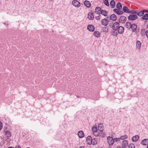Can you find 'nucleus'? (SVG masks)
<instances>
[{"label": "nucleus", "mask_w": 148, "mask_h": 148, "mask_svg": "<svg viewBox=\"0 0 148 148\" xmlns=\"http://www.w3.org/2000/svg\"><path fill=\"white\" fill-rule=\"evenodd\" d=\"M128 148H135V146L133 143H131L128 145Z\"/></svg>", "instance_id": "obj_36"}, {"label": "nucleus", "mask_w": 148, "mask_h": 148, "mask_svg": "<svg viewBox=\"0 0 148 148\" xmlns=\"http://www.w3.org/2000/svg\"><path fill=\"white\" fill-rule=\"evenodd\" d=\"M130 13H131L132 14H137V12L136 11V10H130Z\"/></svg>", "instance_id": "obj_40"}, {"label": "nucleus", "mask_w": 148, "mask_h": 148, "mask_svg": "<svg viewBox=\"0 0 148 148\" xmlns=\"http://www.w3.org/2000/svg\"><path fill=\"white\" fill-rule=\"evenodd\" d=\"M99 133L100 134L99 135V136L102 137H104L105 136V134L102 131L101 132H100V131Z\"/></svg>", "instance_id": "obj_39"}, {"label": "nucleus", "mask_w": 148, "mask_h": 148, "mask_svg": "<svg viewBox=\"0 0 148 148\" xmlns=\"http://www.w3.org/2000/svg\"><path fill=\"white\" fill-rule=\"evenodd\" d=\"M77 134L79 137L80 138H82L84 137V134L82 131H79Z\"/></svg>", "instance_id": "obj_15"}, {"label": "nucleus", "mask_w": 148, "mask_h": 148, "mask_svg": "<svg viewBox=\"0 0 148 148\" xmlns=\"http://www.w3.org/2000/svg\"><path fill=\"white\" fill-rule=\"evenodd\" d=\"M146 27L147 28H148V24L146 26Z\"/></svg>", "instance_id": "obj_52"}, {"label": "nucleus", "mask_w": 148, "mask_h": 148, "mask_svg": "<svg viewBox=\"0 0 148 148\" xmlns=\"http://www.w3.org/2000/svg\"><path fill=\"white\" fill-rule=\"evenodd\" d=\"M109 23L108 20L106 18L102 19L101 21V24L104 26H107Z\"/></svg>", "instance_id": "obj_8"}, {"label": "nucleus", "mask_w": 148, "mask_h": 148, "mask_svg": "<svg viewBox=\"0 0 148 148\" xmlns=\"http://www.w3.org/2000/svg\"><path fill=\"white\" fill-rule=\"evenodd\" d=\"M119 26V23L118 22H115L113 24L112 28L113 30H117Z\"/></svg>", "instance_id": "obj_5"}, {"label": "nucleus", "mask_w": 148, "mask_h": 148, "mask_svg": "<svg viewBox=\"0 0 148 148\" xmlns=\"http://www.w3.org/2000/svg\"><path fill=\"white\" fill-rule=\"evenodd\" d=\"M143 11V12H145L147 13L148 12V10H144Z\"/></svg>", "instance_id": "obj_48"}, {"label": "nucleus", "mask_w": 148, "mask_h": 148, "mask_svg": "<svg viewBox=\"0 0 148 148\" xmlns=\"http://www.w3.org/2000/svg\"><path fill=\"white\" fill-rule=\"evenodd\" d=\"M138 18L136 14H130L128 17V19L130 21H134L136 20Z\"/></svg>", "instance_id": "obj_1"}, {"label": "nucleus", "mask_w": 148, "mask_h": 148, "mask_svg": "<svg viewBox=\"0 0 148 148\" xmlns=\"http://www.w3.org/2000/svg\"><path fill=\"white\" fill-rule=\"evenodd\" d=\"M72 4L77 8H79L81 5L80 3L77 0H73L72 1Z\"/></svg>", "instance_id": "obj_2"}, {"label": "nucleus", "mask_w": 148, "mask_h": 148, "mask_svg": "<svg viewBox=\"0 0 148 148\" xmlns=\"http://www.w3.org/2000/svg\"><path fill=\"white\" fill-rule=\"evenodd\" d=\"M101 8L98 7H97L95 8V12L97 14H100L101 11Z\"/></svg>", "instance_id": "obj_17"}, {"label": "nucleus", "mask_w": 148, "mask_h": 148, "mask_svg": "<svg viewBox=\"0 0 148 148\" xmlns=\"http://www.w3.org/2000/svg\"><path fill=\"white\" fill-rule=\"evenodd\" d=\"M132 24L131 23L129 22H127L125 23L126 27L129 29H131V26Z\"/></svg>", "instance_id": "obj_25"}, {"label": "nucleus", "mask_w": 148, "mask_h": 148, "mask_svg": "<svg viewBox=\"0 0 148 148\" xmlns=\"http://www.w3.org/2000/svg\"><path fill=\"white\" fill-rule=\"evenodd\" d=\"M144 14L143 11H141L139 12H137V15H138V16H142Z\"/></svg>", "instance_id": "obj_33"}, {"label": "nucleus", "mask_w": 148, "mask_h": 148, "mask_svg": "<svg viewBox=\"0 0 148 148\" xmlns=\"http://www.w3.org/2000/svg\"><path fill=\"white\" fill-rule=\"evenodd\" d=\"M92 143L91 144L93 145H95L97 144V141L96 138L95 139V138H92Z\"/></svg>", "instance_id": "obj_30"}, {"label": "nucleus", "mask_w": 148, "mask_h": 148, "mask_svg": "<svg viewBox=\"0 0 148 148\" xmlns=\"http://www.w3.org/2000/svg\"><path fill=\"white\" fill-rule=\"evenodd\" d=\"M102 148V147H101V148Z\"/></svg>", "instance_id": "obj_55"}, {"label": "nucleus", "mask_w": 148, "mask_h": 148, "mask_svg": "<svg viewBox=\"0 0 148 148\" xmlns=\"http://www.w3.org/2000/svg\"><path fill=\"white\" fill-rule=\"evenodd\" d=\"M94 18V16L93 13L90 12L88 14V18L89 20H92Z\"/></svg>", "instance_id": "obj_20"}, {"label": "nucleus", "mask_w": 148, "mask_h": 148, "mask_svg": "<svg viewBox=\"0 0 148 148\" xmlns=\"http://www.w3.org/2000/svg\"><path fill=\"white\" fill-rule=\"evenodd\" d=\"M145 34L147 38H148V30H147L145 32Z\"/></svg>", "instance_id": "obj_45"}, {"label": "nucleus", "mask_w": 148, "mask_h": 148, "mask_svg": "<svg viewBox=\"0 0 148 148\" xmlns=\"http://www.w3.org/2000/svg\"><path fill=\"white\" fill-rule=\"evenodd\" d=\"M101 14L104 16H106L107 15V12L105 10H102Z\"/></svg>", "instance_id": "obj_26"}, {"label": "nucleus", "mask_w": 148, "mask_h": 148, "mask_svg": "<svg viewBox=\"0 0 148 148\" xmlns=\"http://www.w3.org/2000/svg\"><path fill=\"white\" fill-rule=\"evenodd\" d=\"M110 19L113 21H115L117 18V16L114 14H113L110 15Z\"/></svg>", "instance_id": "obj_10"}, {"label": "nucleus", "mask_w": 148, "mask_h": 148, "mask_svg": "<svg viewBox=\"0 0 148 148\" xmlns=\"http://www.w3.org/2000/svg\"><path fill=\"white\" fill-rule=\"evenodd\" d=\"M123 10L125 12L130 13V10L126 6H125L123 7Z\"/></svg>", "instance_id": "obj_18"}, {"label": "nucleus", "mask_w": 148, "mask_h": 148, "mask_svg": "<svg viewBox=\"0 0 148 148\" xmlns=\"http://www.w3.org/2000/svg\"><path fill=\"white\" fill-rule=\"evenodd\" d=\"M137 28V25L135 23H133L132 24L131 29L132 30V32H135L136 34H137L138 33V32H136Z\"/></svg>", "instance_id": "obj_3"}, {"label": "nucleus", "mask_w": 148, "mask_h": 148, "mask_svg": "<svg viewBox=\"0 0 148 148\" xmlns=\"http://www.w3.org/2000/svg\"><path fill=\"white\" fill-rule=\"evenodd\" d=\"M142 19L143 20H147L148 19V14H146L142 17Z\"/></svg>", "instance_id": "obj_32"}, {"label": "nucleus", "mask_w": 148, "mask_h": 148, "mask_svg": "<svg viewBox=\"0 0 148 148\" xmlns=\"http://www.w3.org/2000/svg\"><path fill=\"white\" fill-rule=\"evenodd\" d=\"M141 143L143 145H147L148 144V139H144L141 141Z\"/></svg>", "instance_id": "obj_19"}, {"label": "nucleus", "mask_w": 148, "mask_h": 148, "mask_svg": "<svg viewBox=\"0 0 148 148\" xmlns=\"http://www.w3.org/2000/svg\"><path fill=\"white\" fill-rule=\"evenodd\" d=\"M117 148H122V147H121V146H118L117 147Z\"/></svg>", "instance_id": "obj_49"}, {"label": "nucleus", "mask_w": 148, "mask_h": 148, "mask_svg": "<svg viewBox=\"0 0 148 148\" xmlns=\"http://www.w3.org/2000/svg\"><path fill=\"white\" fill-rule=\"evenodd\" d=\"M5 134L7 136V139H9L11 137V134L9 130H7L5 132Z\"/></svg>", "instance_id": "obj_14"}, {"label": "nucleus", "mask_w": 148, "mask_h": 148, "mask_svg": "<svg viewBox=\"0 0 148 148\" xmlns=\"http://www.w3.org/2000/svg\"><path fill=\"white\" fill-rule=\"evenodd\" d=\"M3 128V124L0 121V130H1Z\"/></svg>", "instance_id": "obj_43"}, {"label": "nucleus", "mask_w": 148, "mask_h": 148, "mask_svg": "<svg viewBox=\"0 0 148 148\" xmlns=\"http://www.w3.org/2000/svg\"><path fill=\"white\" fill-rule=\"evenodd\" d=\"M126 18L124 16H121L119 18V22L122 23H125L126 21Z\"/></svg>", "instance_id": "obj_6"}, {"label": "nucleus", "mask_w": 148, "mask_h": 148, "mask_svg": "<svg viewBox=\"0 0 148 148\" xmlns=\"http://www.w3.org/2000/svg\"><path fill=\"white\" fill-rule=\"evenodd\" d=\"M127 137V135H125L124 136H121L120 138V139L123 140L126 139Z\"/></svg>", "instance_id": "obj_37"}, {"label": "nucleus", "mask_w": 148, "mask_h": 148, "mask_svg": "<svg viewBox=\"0 0 148 148\" xmlns=\"http://www.w3.org/2000/svg\"><path fill=\"white\" fill-rule=\"evenodd\" d=\"M97 128L96 127H92V133L95 132H97Z\"/></svg>", "instance_id": "obj_34"}, {"label": "nucleus", "mask_w": 148, "mask_h": 148, "mask_svg": "<svg viewBox=\"0 0 148 148\" xmlns=\"http://www.w3.org/2000/svg\"><path fill=\"white\" fill-rule=\"evenodd\" d=\"M106 18H109L108 17H107Z\"/></svg>", "instance_id": "obj_53"}, {"label": "nucleus", "mask_w": 148, "mask_h": 148, "mask_svg": "<svg viewBox=\"0 0 148 148\" xmlns=\"http://www.w3.org/2000/svg\"><path fill=\"white\" fill-rule=\"evenodd\" d=\"M4 24L5 26L6 27H7L8 26V21L5 22L4 23Z\"/></svg>", "instance_id": "obj_42"}, {"label": "nucleus", "mask_w": 148, "mask_h": 148, "mask_svg": "<svg viewBox=\"0 0 148 148\" xmlns=\"http://www.w3.org/2000/svg\"><path fill=\"white\" fill-rule=\"evenodd\" d=\"M84 5L87 8H90L91 6L90 2L87 0L85 1L84 2Z\"/></svg>", "instance_id": "obj_12"}, {"label": "nucleus", "mask_w": 148, "mask_h": 148, "mask_svg": "<svg viewBox=\"0 0 148 148\" xmlns=\"http://www.w3.org/2000/svg\"><path fill=\"white\" fill-rule=\"evenodd\" d=\"M98 130L101 132L103 130V126L101 123H100L98 125Z\"/></svg>", "instance_id": "obj_16"}, {"label": "nucleus", "mask_w": 148, "mask_h": 148, "mask_svg": "<svg viewBox=\"0 0 148 148\" xmlns=\"http://www.w3.org/2000/svg\"><path fill=\"white\" fill-rule=\"evenodd\" d=\"M128 143L127 140H123L122 142V148H124V147H126Z\"/></svg>", "instance_id": "obj_21"}, {"label": "nucleus", "mask_w": 148, "mask_h": 148, "mask_svg": "<svg viewBox=\"0 0 148 148\" xmlns=\"http://www.w3.org/2000/svg\"><path fill=\"white\" fill-rule=\"evenodd\" d=\"M94 35L96 37H99L100 36V33L98 31H95L94 32Z\"/></svg>", "instance_id": "obj_27"}, {"label": "nucleus", "mask_w": 148, "mask_h": 148, "mask_svg": "<svg viewBox=\"0 0 148 148\" xmlns=\"http://www.w3.org/2000/svg\"><path fill=\"white\" fill-rule=\"evenodd\" d=\"M117 30L119 34H122L124 32V29L123 27L120 26L119 27L118 29H117Z\"/></svg>", "instance_id": "obj_9"}, {"label": "nucleus", "mask_w": 148, "mask_h": 148, "mask_svg": "<svg viewBox=\"0 0 148 148\" xmlns=\"http://www.w3.org/2000/svg\"><path fill=\"white\" fill-rule=\"evenodd\" d=\"M110 5L112 8H114L115 6V3L113 0H112L110 3Z\"/></svg>", "instance_id": "obj_24"}, {"label": "nucleus", "mask_w": 148, "mask_h": 148, "mask_svg": "<svg viewBox=\"0 0 148 148\" xmlns=\"http://www.w3.org/2000/svg\"><path fill=\"white\" fill-rule=\"evenodd\" d=\"M92 137L90 136H87L86 139L87 143L89 145H90L92 143Z\"/></svg>", "instance_id": "obj_7"}, {"label": "nucleus", "mask_w": 148, "mask_h": 148, "mask_svg": "<svg viewBox=\"0 0 148 148\" xmlns=\"http://www.w3.org/2000/svg\"><path fill=\"white\" fill-rule=\"evenodd\" d=\"M140 34H141V35L142 36H144L145 35V34L143 33V31L142 29L141 31Z\"/></svg>", "instance_id": "obj_44"}, {"label": "nucleus", "mask_w": 148, "mask_h": 148, "mask_svg": "<svg viewBox=\"0 0 148 148\" xmlns=\"http://www.w3.org/2000/svg\"><path fill=\"white\" fill-rule=\"evenodd\" d=\"M116 7L119 10H121L122 9V5L119 2L117 3L116 5Z\"/></svg>", "instance_id": "obj_28"}, {"label": "nucleus", "mask_w": 148, "mask_h": 148, "mask_svg": "<svg viewBox=\"0 0 148 148\" xmlns=\"http://www.w3.org/2000/svg\"><path fill=\"white\" fill-rule=\"evenodd\" d=\"M87 29L90 32H93L95 30V27L92 25H89L87 26Z\"/></svg>", "instance_id": "obj_11"}, {"label": "nucleus", "mask_w": 148, "mask_h": 148, "mask_svg": "<svg viewBox=\"0 0 148 148\" xmlns=\"http://www.w3.org/2000/svg\"><path fill=\"white\" fill-rule=\"evenodd\" d=\"M141 46V43L139 40H137L136 42V48L138 49H140Z\"/></svg>", "instance_id": "obj_22"}, {"label": "nucleus", "mask_w": 148, "mask_h": 148, "mask_svg": "<svg viewBox=\"0 0 148 148\" xmlns=\"http://www.w3.org/2000/svg\"><path fill=\"white\" fill-rule=\"evenodd\" d=\"M95 18L97 20H99L100 19V17L99 16H97L95 17Z\"/></svg>", "instance_id": "obj_46"}, {"label": "nucleus", "mask_w": 148, "mask_h": 148, "mask_svg": "<svg viewBox=\"0 0 148 148\" xmlns=\"http://www.w3.org/2000/svg\"><path fill=\"white\" fill-rule=\"evenodd\" d=\"M120 140V138H115L114 140V141L115 142H117L118 141H119Z\"/></svg>", "instance_id": "obj_41"}, {"label": "nucleus", "mask_w": 148, "mask_h": 148, "mask_svg": "<svg viewBox=\"0 0 148 148\" xmlns=\"http://www.w3.org/2000/svg\"><path fill=\"white\" fill-rule=\"evenodd\" d=\"M108 142L109 144L110 145H112L114 143V140L112 137L108 136L107 137Z\"/></svg>", "instance_id": "obj_4"}, {"label": "nucleus", "mask_w": 148, "mask_h": 148, "mask_svg": "<svg viewBox=\"0 0 148 148\" xmlns=\"http://www.w3.org/2000/svg\"><path fill=\"white\" fill-rule=\"evenodd\" d=\"M118 33H118L117 30H113L112 34L113 36H117Z\"/></svg>", "instance_id": "obj_31"}, {"label": "nucleus", "mask_w": 148, "mask_h": 148, "mask_svg": "<svg viewBox=\"0 0 148 148\" xmlns=\"http://www.w3.org/2000/svg\"><path fill=\"white\" fill-rule=\"evenodd\" d=\"M93 134L96 136H99V135L100 134L99 133V132H98V131H97V132H93Z\"/></svg>", "instance_id": "obj_38"}, {"label": "nucleus", "mask_w": 148, "mask_h": 148, "mask_svg": "<svg viewBox=\"0 0 148 148\" xmlns=\"http://www.w3.org/2000/svg\"><path fill=\"white\" fill-rule=\"evenodd\" d=\"M8 148H14L13 147H8Z\"/></svg>", "instance_id": "obj_51"}, {"label": "nucleus", "mask_w": 148, "mask_h": 148, "mask_svg": "<svg viewBox=\"0 0 148 148\" xmlns=\"http://www.w3.org/2000/svg\"><path fill=\"white\" fill-rule=\"evenodd\" d=\"M139 138V137L138 135H135L132 137V140L133 142H136L138 140Z\"/></svg>", "instance_id": "obj_23"}, {"label": "nucleus", "mask_w": 148, "mask_h": 148, "mask_svg": "<svg viewBox=\"0 0 148 148\" xmlns=\"http://www.w3.org/2000/svg\"><path fill=\"white\" fill-rule=\"evenodd\" d=\"M79 148H84V146H80Z\"/></svg>", "instance_id": "obj_50"}, {"label": "nucleus", "mask_w": 148, "mask_h": 148, "mask_svg": "<svg viewBox=\"0 0 148 148\" xmlns=\"http://www.w3.org/2000/svg\"><path fill=\"white\" fill-rule=\"evenodd\" d=\"M77 97H78V98H79V97H77Z\"/></svg>", "instance_id": "obj_54"}, {"label": "nucleus", "mask_w": 148, "mask_h": 148, "mask_svg": "<svg viewBox=\"0 0 148 148\" xmlns=\"http://www.w3.org/2000/svg\"><path fill=\"white\" fill-rule=\"evenodd\" d=\"M104 3L107 6H109V3L108 0H103Z\"/></svg>", "instance_id": "obj_35"}, {"label": "nucleus", "mask_w": 148, "mask_h": 148, "mask_svg": "<svg viewBox=\"0 0 148 148\" xmlns=\"http://www.w3.org/2000/svg\"><path fill=\"white\" fill-rule=\"evenodd\" d=\"M15 148H21V147L20 146H19V145H18V146H16L15 147Z\"/></svg>", "instance_id": "obj_47"}, {"label": "nucleus", "mask_w": 148, "mask_h": 148, "mask_svg": "<svg viewBox=\"0 0 148 148\" xmlns=\"http://www.w3.org/2000/svg\"><path fill=\"white\" fill-rule=\"evenodd\" d=\"M113 11L118 15H121L123 13V12L122 11L119 10L118 9L114 8L113 9Z\"/></svg>", "instance_id": "obj_13"}, {"label": "nucleus", "mask_w": 148, "mask_h": 148, "mask_svg": "<svg viewBox=\"0 0 148 148\" xmlns=\"http://www.w3.org/2000/svg\"><path fill=\"white\" fill-rule=\"evenodd\" d=\"M102 30L103 32H105V34L107 33L108 31V28L107 27H105L102 28Z\"/></svg>", "instance_id": "obj_29"}]
</instances>
